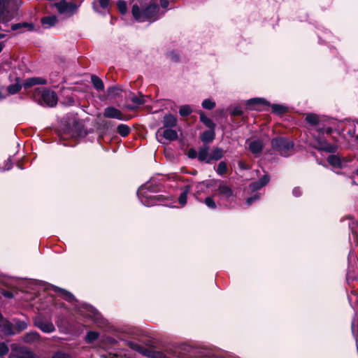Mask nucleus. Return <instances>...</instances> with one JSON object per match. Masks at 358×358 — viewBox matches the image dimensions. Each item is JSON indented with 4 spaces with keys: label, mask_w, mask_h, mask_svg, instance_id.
Here are the masks:
<instances>
[{
    "label": "nucleus",
    "mask_w": 358,
    "mask_h": 358,
    "mask_svg": "<svg viewBox=\"0 0 358 358\" xmlns=\"http://www.w3.org/2000/svg\"><path fill=\"white\" fill-rule=\"evenodd\" d=\"M159 8L156 3L150 4L146 9L141 12L139 7L137 5H134L132 7V14L136 20L140 22L145 21V20H155L158 17Z\"/></svg>",
    "instance_id": "1"
},
{
    "label": "nucleus",
    "mask_w": 358,
    "mask_h": 358,
    "mask_svg": "<svg viewBox=\"0 0 358 358\" xmlns=\"http://www.w3.org/2000/svg\"><path fill=\"white\" fill-rule=\"evenodd\" d=\"M271 145L272 148L278 151L281 155L288 156L293 149L294 143L288 139L280 137L273 139Z\"/></svg>",
    "instance_id": "2"
},
{
    "label": "nucleus",
    "mask_w": 358,
    "mask_h": 358,
    "mask_svg": "<svg viewBox=\"0 0 358 358\" xmlns=\"http://www.w3.org/2000/svg\"><path fill=\"white\" fill-rule=\"evenodd\" d=\"M41 95V100L39 102L43 104V102L50 107L55 106L57 103V96L55 92L48 90H41L36 89L34 92V96Z\"/></svg>",
    "instance_id": "3"
},
{
    "label": "nucleus",
    "mask_w": 358,
    "mask_h": 358,
    "mask_svg": "<svg viewBox=\"0 0 358 358\" xmlns=\"http://www.w3.org/2000/svg\"><path fill=\"white\" fill-rule=\"evenodd\" d=\"M150 186L148 184H145L140 187L138 190V195L141 201V203L146 206H150L157 203V201H159V196H148L147 194V190H148Z\"/></svg>",
    "instance_id": "4"
},
{
    "label": "nucleus",
    "mask_w": 358,
    "mask_h": 358,
    "mask_svg": "<svg viewBox=\"0 0 358 358\" xmlns=\"http://www.w3.org/2000/svg\"><path fill=\"white\" fill-rule=\"evenodd\" d=\"M157 138L160 143H166V141H171L177 139L178 134L175 130L160 128L156 133Z\"/></svg>",
    "instance_id": "5"
},
{
    "label": "nucleus",
    "mask_w": 358,
    "mask_h": 358,
    "mask_svg": "<svg viewBox=\"0 0 358 358\" xmlns=\"http://www.w3.org/2000/svg\"><path fill=\"white\" fill-rule=\"evenodd\" d=\"M57 7L58 12L60 14L71 15L78 8V6L73 3H68L66 1H62L55 4Z\"/></svg>",
    "instance_id": "6"
},
{
    "label": "nucleus",
    "mask_w": 358,
    "mask_h": 358,
    "mask_svg": "<svg viewBox=\"0 0 358 358\" xmlns=\"http://www.w3.org/2000/svg\"><path fill=\"white\" fill-rule=\"evenodd\" d=\"M215 196H218L221 199H228L234 196V191L231 187L227 185L223 181L220 182L217 192L214 194Z\"/></svg>",
    "instance_id": "7"
},
{
    "label": "nucleus",
    "mask_w": 358,
    "mask_h": 358,
    "mask_svg": "<svg viewBox=\"0 0 358 358\" xmlns=\"http://www.w3.org/2000/svg\"><path fill=\"white\" fill-rule=\"evenodd\" d=\"M10 0H0V21L6 22L13 17V14L7 8Z\"/></svg>",
    "instance_id": "8"
},
{
    "label": "nucleus",
    "mask_w": 358,
    "mask_h": 358,
    "mask_svg": "<svg viewBox=\"0 0 358 358\" xmlns=\"http://www.w3.org/2000/svg\"><path fill=\"white\" fill-rule=\"evenodd\" d=\"M35 325L45 333H52L55 330L53 324L41 318H36L34 322Z\"/></svg>",
    "instance_id": "9"
},
{
    "label": "nucleus",
    "mask_w": 358,
    "mask_h": 358,
    "mask_svg": "<svg viewBox=\"0 0 358 358\" xmlns=\"http://www.w3.org/2000/svg\"><path fill=\"white\" fill-rule=\"evenodd\" d=\"M12 355L17 358H37L31 352L22 347L12 346Z\"/></svg>",
    "instance_id": "10"
},
{
    "label": "nucleus",
    "mask_w": 358,
    "mask_h": 358,
    "mask_svg": "<svg viewBox=\"0 0 358 358\" xmlns=\"http://www.w3.org/2000/svg\"><path fill=\"white\" fill-rule=\"evenodd\" d=\"M315 148L324 150L329 152H334L336 150V146L329 143L325 139H317L313 145Z\"/></svg>",
    "instance_id": "11"
},
{
    "label": "nucleus",
    "mask_w": 358,
    "mask_h": 358,
    "mask_svg": "<svg viewBox=\"0 0 358 358\" xmlns=\"http://www.w3.org/2000/svg\"><path fill=\"white\" fill-rule=\"evenodd\" d=\"M104 116L108 118H116L118 120H123L124 115L123 114L117 109L113 107H108L105 109Z\"/></svg>",
    "instance_id": "12"
},
{
    "label": "nucleus",
    "mask_w": 358,
    "mask_h": 358,
    "mask_svg": "<svg viewBox=\"0 0 358 358\" xmlns=\"http://www.w3.org/2000/svg\"><path fill=\"white\" fill-rule=\"evenodd\" d=\"M47 83L45 79L39 77L29 78L24 80L23 86L28 88L36 85H45Z\"/></svg>",
    "instance_id": "13"
},
{
    "label": "nucleus",
    "mask_w": 358,
    "mask_h": 358,
    "mask_svg": "<svg viewBox=\"0 0 358 358\" xmlns=\"http://www.w3.org/2000/svg\"><path fill=\"white\" fill-rule=\"evenodd\" d=\"M198 159L201 162L210 164V153L208 146H203L199 148L198 152Z\"/></svg>",
    "instance_id": "14"
},
{
    "label": "nucleus",
    "mask_w": 358,
    "mask_h": 358,
    "mask_svg": "<svg viewBox=\"0 0 358 358\" xmlns=\"http://www.w3.org/2000/svg\"><path fill=\"white\" fill-rule=\"evenodd\" d=\"M131 347L134 350L138 352L141 355L148 357H155V352L148 348H143L138 344L131 343Z\"/></svg>",
    "instance_id": "15"
},
{
    "label": "nucleus",
    "mask_w": 358,
    "mask_h": 358,
    "mask_svg": "<svg viewBox=\"0 0 358 358\" xmlns=\"http://www.w3.org/2000/svg\"><path fill=\"white\" fill-rule=\"evenodd\" d=\"M269 181V178L267 175H264L262 178H260L258 181L252 182L250 185V187L252 190L255 191L263 186L266 185Z\"/></svg>",
    "instance_id": "16"
},
{
    "label": "nucleus",
    "mask_w": 358,
    "mask_h": 358,
    "mask_svg": "<svg viewBox=\"0 0 358 358\" xmlns=\"http://www.w3.org/2000/svg\"><path fill=\"white\" fill-rule=\"evenodd\" d=\"M0 330L6 334H12L11 324L0 314Z\"/></svg>",
    "instance_id": "17"
},
{
    "label": "nucleus",
    "mask_w": 358,
    "mask_h": 358,
    "mask_svg": "<svg viewBox=\"0 0 358 358\" xmlns=\"http://www.w3.org/2000/svg\"><path fill=\"white\" fill-rule=\"evenodd\" d=\"M57 18L56 16H46L41 19V23L44 28H50L56 24Z\"/></svg>",
    "instance_id": "18"
},
{
    "label": "nucleus",
    "mask_w": 358,
    "mask_h": 358,
    "mask_svg": "<svg viewBox=\"0 0 358 358\" xmlns=\"http://www.w3.org/2000/svg\"><path fill=\"white\" fill-rule=\"evenodd\" d=\"M262 148V143L259 140H254L249 143V149L253 154L259 153Z\"/></svg>",
    "instance_id": "19"
},
{
    "label": "nucleus",
    "mask_w": 358,
    "mask_h": 358,
    "mask_svg": "<svg viewBox=\"0 0 358 358\" xmlns=\"http://www.w3.org/2000/svg\"><path fill=\"white\" fill-rule=\"evenodd\" d=\"M224 156V150L220 148H214L210 153V163L212 161H217Z\"/></svg>",
    "instance_id": "20"
},
{
    "label": "nucleus",
    "mask_w": 358,
    "mask_h": 358,
    "mask_svg": "<svg viewBox=\"0 0 358 358\" xmlns=\"http://www.w3.org/2000/svg\"><path fill=\"white\" fill-rule=\"evenodd\" d=\"M163 123L165 127L171 128L176 125L177 120L173 115L169 114L164 116Z\"/></svg>",
    "instance_id": "21"
},
{
    "label": "nucleus",
    "mask_w": 358,
    "mask_h": 358,
    "mask_svg": "<svg viewBox=\"0 0 358 358\" xmlns=\"http://www.w3.org/2000/svg\"><path fill=\"white\" fill-rule=\"evenodd\" d=\"M215 138V132L213 131V129H211L210 130L204 131L201 136V141L205 143H208L212 142Z\"/></svg>",
    "instance_id": "22"
},
{
    "label": "nucleus",
    "mask_w": 358,
    "mask_h": 358,
    "mask_svg": "<svg viewBox=\"0 0 358 358\" xmlns=\"http://www.w3.org/2000/svg\"><path fill=\"white\" fill-rule=\"evenodd\" d=\"M328 162L334 167H341L342 165L340 157L337 155H330L327 158Z\"/></svg>",
    "instance_id": "23"
},
{
    "label": "nucleus",
    "mask_w": 358,
    "mask_h": 358,
    "mask_svg": "<svg viewBox=\"0 0 358 358\" xmlns=\"http://www.w3.org/2000/svg\"><path fill=\"white\" fill-rule=\"evenodd\" d=\"M91 80H92V83L94 85V87L97 90H103L104 89V85H103V83L102 82V80L98 78L97 76H92L91 77Z\"/></svg>",
    "instance_id": "24"
},
{
    "label": "nucleus",
    "mask_w": 358,
    "mask_h": 358,
    "mask_svg": "<svg viewBox=\"0 0 358 358\" xmlns=\"http://www.w3.org/2000/svg\"><path fill=\"white\" fill-rule=\"evenodd\" d=\"M117 131L120 136L125 137L130 133V128L127 124H121L118 125Z\"/></svg>",
    "instance_id": "25"
},
{
    "label": "nucleus",
    "mask_w": 358,
    "mask_h": 358,
    "mask_svg": "<svg viewBox=\"0 0 358 358\" xmlns=\"http://www.w3.org/2000/svg\"><path fill=\"white\" fill-rule=\"evenodd\" d=\"M39 338V334L37 332H29L24 336V341L26 343H31L37 341Z\"/></svg>",
    "instance_id": "26"
},
{
    "label": "nucleus",
    "mask_w": 358,
    "mask_h": 358,
    "mask_svg": "<svg viewBox=\"0 0 358 358\" xmlns=\"http://www.w3.org/2000/svg\"><path fill=\"white\" fill-rule=\"evenodd\" d=\"M200 120L207 127L214 129L215 124L210 119L207 117L203 113H200Z\"/></svg>",
    "instance_id": "27"
},
{
    "label": "nucleus",
    "mask_w": 358,
    "mask_h": 358,
    "mask_svg": "<svg viewBox=\"0 0 358 358\" xmlns=\"http://www.w3.org/2000/svg\"><path fill=\"white\" fill-rule=\"evenodd\" d=\"M228 171L227 164L225 162H221L219 163L217 168L216 169V172L220 176H223Z\"/></svg>",
    "instance_id": "28"
},
{
    "label": "nucleus",
    "mask_w": 358,
    "mask_h": 358,
    "mask_svg": "<svg viewBox=\"0 0 358 358\" xmlns=\"http://www.w3.org/2000/svg\"><path fill=\"white\" fill-rule=\"evenodd\" d=\"M22 88V85L18 83L11 85L8 87V91L10 94H14L18 92Z\"/></svg>",
    "instance_id": "29"
},
{
    "label": "nucleus",
    "mask_w": 358,
    "mask_h": 358,
    "mask_svg": "<svg viewBox=\"0 0 358 358\" xmlns=\"http://www.w3.org/2000/svg\"><path fill=\"white\" fill-rule=\"evenodd\" d=\"M192 113V109L189 106L184 105L180 106L179 113L181 116H187Z\"/></svg>",
    "instance_id": "30"
},
{
    "label": "nucleus",
    "mask_w": 358,
    "mask_h": 358,
    "mask_svg": "<svg viewBox=\"0 0 358 358\" xmlns=\"http://www.w3.org/2000/svg\"><path fill=\"white\" fill-rule=\"evenodd\" d=\"M306 120L308 122L313 125L317 124L319 121L318 116L315 114H308L306 115Z\"/></svg>",
    "instance_id": "31"
},
{
    "label": "nucleus",
    "mask_w": 358,
    "mask_h": 358,
    "mask_svg": "<svg viewBox=\"0 0 358 358\" xmlns=\"http://www.w3.org/2000/svg\"><path fill=\"white\" fill-rule=\"evenodd\" d=\"M202 106L205 109H213L215 106V103L211 99H207L202 102Z\"/></svg>",
    "instance_id": "32"
},
{
    "label": "nucleus",
    "mask_w": 358,
    "mask_h": 358,
    "mask_svg": "<svg viewBox=\"0 0 358 358\" xmlns=\"http://www.w3.org/2000/svg\"><path fill=\"white\" fill-rule=\"evenodd\" d=\"M271 108L272 110L276 114H281L286 111L285 107L278 104H273Z\"/></svg>",
    "instance_id": "33"
},
{
    "label": "nucleus",
    "mask_w": 358,
    "mask_h": 358,
    "mask_svg": "<svg viewBox=\"0 0 358 358\" xmlns=\"http://www.w3.org/2000/svg\"><path fill=\"white\" fill-rule=\"evenodd\" d=\"M52 358H72L71 355L64 351H58L55 352Z\"/></svg>",
    "instance_id": "34"
},
{
    "label": "nucleus",
    "mask_w": 358,
    "mask_h": 358,
    "mask_svg": "<svg viewBox=\"0 0 358 358\" xmlns=\"http://www.w3.org/2000/svg\"><path fill=\"white\" fill-rule=\"evenodd\" d=\"M188 193V189H186L179 196L178 201L181 204L182 206H184L187 203V195Z\"/></svg>",
    "instance_id": "35"
},
{
    "label": "nucleus",
    "mask_w": 358,
    "mask_h": 358,
    "mask_svg": "<svg viewBox=\"0 0 358 358\" xmlns=\"http://www.w3.org/2000/svg\"><path fill=\"white\" fill-rule=\"evenodd\" d=\"M99 336V334L95 331H90L86 336V340L87 342L91 343L95 341Z\"/></svg>",
    "instance_id": "36"
},
{
    "label": "nucleus",
    "mask_w": 358,
    "mask_h": 358,
    "mask_svg": "<svg viewBox=\"0 0 358 358\" xmlns=\"http://www.w3.org/2000/svg\"><path fill=\"white\" fill-rule=\"evenodd\" d=\"M205 203L206 205L210 208H216V204L213 200V199L210 196H208V197H206V199H205Z\"/></svg>",
    "instance_id": "37"
},
{
    "label": "nucleus",
    "mask_w": 358,
    "mask_h": 358,
    "mask_svg": "<svg viewBox=\"0 0 358 358\" xmlns=\"http://www.w3.org/2000/svg\"><path fill=\"white\" fill-rule=\"evenodd\" d=\"M117 7L120 10V12L122 14H124L127 12V4L123 1H119L117 2Z\"/></svg>",
    "instance_id": "38"
},
{
    "label": "nucleus",
    "mask_w": 358,
    "mask_h": 358,
    "mask_svg": "<svg viewBox=\"0 0 358 358\" xmlns=\"http://www.w3.org/2000/svg\"><path fill=\"white\" fill-rule=\"evenodd\" d=\"M8 348L4 343L0 342V357L6 355L8 352Z\"/></svg>",
    "instance_id": "39"
},
{
    "label": "nucleus",
    "mask_w": 358,
    "mask_h": 358,
    "mask_svg": "<svg viewBox=\"0 0 358 358\" xmlns=\"http://www.w3.org/2000/svg\"><path fill=\"white\" fill-rule=\"evenodd\" d=\"M131 101L137 105H141L145 102L144 97L143 96H133L131 97Z\"/></svg>",
    "instance_id": "40"
},
{
    "label": "nucleus",
    "mask_w": 358,
    "mask_h": 358,
    "mask_svg": "<svg viewBox=\"0 0 358 358\" xmlns=\"http://www.w3.org/2000/svg\"><path fill=\"white\" fill-rule=\"evenodd\" d=\"M15 327L18 330L22 331L27 329V323L24 321H18L15 323Z\"/></svg>",
    "instance_id": "41"
},
{
    "label": "nucleus",
    "mask_w": 358,
    "mask_h": 358,
    "mask_svg": "<svg viewBox=\"0 0 358 358\" xmlns=\"http://www.w3.org/2000/svg\"><path fill=\"white\" fill-rule=\"evenodd\" d=\"M188 157L189 158L194 159V158L198 157V154H197V152H196L195 150L189 149V151H188Z\"/></svg>",
    "instance_id": "42"
},
{
    "label": "nucleus",
    "mask_w": 358,
    "mask_h": 358,
    "mask_svg": "<svg viewBox=\"0 0 358 358\" xmlns=\"http://www.w3.org/2000/svg\"><path fill=\"white\" fill-rule=\"evenodd\" d=\"M100 6L103 8H107L109 3V0H97Z\"/></svg>",
    "instance_id": "43"
},
{
    "label": "nucleus",
    "mask_w": 358,
    "mask_h": 358,
    "mask_svg": "<svg viewBox=\"0 0 358 358\" xmlns=\"http://www.w3.org/2000/svg\"><path fill=\"white\" fill-rule=\"evenodd\" d=\"M242 113V110L239 107L235 108L231 112L232 115H241Z\"/></svg>",
    "instance_id": "44"
},
{
    "label": "nucleus",
    "mask_w": 358,
    "mask_h": 358,
    "mask_svg": "<svg viewBox=\"0 0 358 358\" xmlns=\"http://www.w3.org/2000/svg\"><path fill=\"white\" fill-rule=\"evenodd\" d=\"M63 292L66 300L72 301L74 299L73 296L70 292H68L66 291H63Z\"/></svg>",
    "instance_id": "45"
},
{
    "label": "nucleus",
    "mask_w": 358,
    "mask_h": 358,
    "mask_svg": "<svg viewBox=\"0 0 358 358\" xmlns=\"http://www.w3.org/2000/svg\"><path fill=\"white\" fill-rule=\"evenodd\" d=\"M259 199V196L257 195H255L252 197L248 198L246 201V203L248 205H251L253 201L257 200Z\"/></svg>",
    "instance_id": "46"
},
{
    "label": "nucleus",
    "mask_w": 358,
    "mask_h": 358,
    "mask_svg": "<svg viewBox=\"0 0 358 358\" xmlns=\"http://www.w3.org/2000/svg\"><path fill=\"white\" fill-rule=\"evenodd\" d=\"M22 28H27L29 30H32L34 28V26L32 24L29 23H21Z\"/></svg>",
    "instance_id": "47"
},
{
    "label": "nucleus",
    "mask_w": 358,
    "mask_h": 358,
    "mask_svg": "<svg viewBox=\"0 0 358 358\" xmlns=\"http://www.w3.org/2000/svg\"><path fill=\"white\" fill-rule=\"evenodd\" d=\"M263 102H264V101L263 99H257V98H256V99H250V100L248 101V103H263Z\"/></svg>",
    "instance_id": "48"
},
{
    "label": "nucleus",
    "mask_w": 358,
    "mask_h": 358,
    "mask_svg": "<svg viewBox=\"0 0 358 358\" xmlns=\"http://www.w3.org/2000/svg\"><path fill=\"white\" fill-rule=\"evenodd\" d=\"M161 6L164 8H166L169 6V1L167 0H160Z\"/></svg>",
    "instance_id": "49"
},
{
    "label": "nucleus",
    "mask_w": 358,
    "mask_h": 358,
    "mask_svg": "<svg viewBox=\"0 0 358 358\" xmlns=\"http://www.w3.org/2000/svg\"><path fill=\"white\" fill-rule=\"evenodd\" d=\"M21 28H22L21 23H17V24H13L12 27H11V29L13 31L17 30L18 29H21Z\"/></svg>",
    "instance_id": "50"
},
{
    "label": "nucleus",
    "mask_w": 358,
    "mask_h": 358,
    "mask_svg": "<svg viewBox=\"0 0 358 358\" xmlns=\"http://www.w3.org/2000/svg\"><path fill=\"white\" fill-rule=\"evenodd\" d=\"M293 194H294V195L295 196H300V195H301V193L300 189H299V188H296H296H294V189H293Z\"/></svg>",
    "instance_id": "51"
},
{
    "label": "nucleus",
    "mask_w": 358,
    "mask_h": 358,
    "mask_svg": "<svg viewBox=\"0 0 358 358\" xmlns=\"http://www.w3.org/2000/svg\"><path fill=\"white\" fill-rule=\"evenodd\" d=\"M3 295L7 298H12L13 297V294L10 292H8V291H5L3 292Z\"/></svg>",
    "instance_id": "52"
},
{
    "label": "nucleus",
    "mask_w": 358,
    "mask_h": 358,
    "mask_svg": "<svg viewBox=\"0 0 358 358\" xmlns=\"http://www.w3.org/2000/svg\"><path fill=\"white\" fill-rule=\"evenodd\" d=\"M6 164V167L3 169V171L9 170L12 166L11 162H10V160H7Z\"/></svg>",
    "instance_id": "53"
},
{
    "label": "nucleus",
    "mask_w": 358,
    "mask_h": 358,
    "mask_svg": "<svg viewBox=\"0 0 358 358\" xmlns=\"http://www.w3.org/2000/svg\"><path fill=\"white\" fill-rule=\"evenodd\" d=\"M3 48V43H0V52L2 51Z\"/></svg>",
    "instance_id": "54"
},
{
    "label": "nucleus",
    "mask_w": 358,
    "mask_h": 358,
    "mask_svg": "<svg viewBox=\"0 0 358 358\" xmlns=\"http://www.w3.org/2000/svg\"><path fill=\"white\" fill-rule=\"evenodd\" d=\"M5 36H6L5 34L0 33V39L4 38Z\"/></svg>",
    "instance_id": "55"
},
{
    "label": "nucleus",
    "mask_w": 358,
    "mask_h": 358,
    "mask_svg": "<svg viewBox=\"0 0 358 358\" xmlns=\"http://www.w3.org/2000/svg\"><path fill=\"white\" fill-rule=\"evenodd\" d=\"M354 326H355V323H354V322H352V331H354Z\"/></svg>",
    "instance_id": "56"
},
{
    "label": "nucleus",
    "mask_w": 358,
    "mask_h": 358,
    "mask_svg": "<svg viewBox=\"0 0 358 358\" xmlns=\"http://www.w3.org/2000/svg\"><path fill=\"white\" fill-rule=\"evenodd\" d=\"M356 174L358 176V169L356 171Z\"/></svg>",
    "instance_id": "57"
},
{
    "label": "nucleus",
    "mask_w": 358,
    "mask_h": 358,
    "mask_svg": "<svg viewBox=\"0 0 358 358\" xmlns=\"http://www.w3.org/2000/svg\"><path fill=\"white\" fill-rule=\"evenodd\" d=\"M114 90V88H110V89L109 90V92H110V91H111V90Z\"/></svg>",
    "instance_id": "58"
},
{
    "label": "nucleus",
    "mask_w": 358,
    "mask_h": 358,
    "mask_svg": "<svg viewBox=\"0 0 358 358\" xmlns=\"http://www.w3.org/2000/svg\"><path fill=\"white\" fill-rule=\"evenodd\" d=\"M356 138L358 140V135L356 136Z\"/></svg>",
    "instance_id": "59"
}]
</instances>
